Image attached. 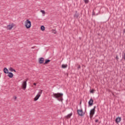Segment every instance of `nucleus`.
Masks as SVG:
<instances>
[{
  "instance_id": "f257e3e1",
  "label": "nucleus",
  "mask_w": 125,
  "mask_h": 125,
  "mask_svg": "<svg viewBox=\"0 0 125 125\" xmlns=\"http://www.w3.org/2000/svg\"><path fill=\"white\" fill-rule=\"evenodd\" d=\"M53 96L55 97L57 100L59 101H61V102H62L63 100V94L62 93H54L53 94Z\"/></svg>"
},
{
  "instance_id": "f03ea898",
  "label": "nucleus",
  "mask_w": 125,
  "mask_h": 125,
  "mask_svg": "<svg viewBox=\"0 0 125 125\" xmlns=\"http://www.w3.org/2000/svg\"><path fill=\"white\" fill-rule=\"evenodd\" d=\"M25 26L26 29H30L32 26V23L29 20H26L25 21Z\"/></svg>"
},
{
  "instance_id": "7ed1b4c3",
  "label": "nucleus",
  "mask_w": 125,
  "mask_h": 125,
  "mask_svg": "<svg viewBox=\"0 0 125 125\" xmlns=\"http://www.w3.org/2000/svg\"><path fill=\"white\" fill-rule=\"evenodd\" d=\"M28 78L25 79V81H23L21 83V87L23 90H25L26 88H27V82H28Z\"/></svg>"
},
{
  "instance_id": "20e7f679",
  "label": "nucleus",
  "mask_w": 125,
  "mask_h": 125,
  "mask_svg": "<svg viewBox=\"0 0 125 125\" xmlns=\"http://www.w3.org/2000/svg\"><path fill=\"white\" fill-rule=\"evenodd\" d=\"M42 93V90H40V91L38 92V94L34 98V101H37L40 97H41V95Z\"/></svg>"
},
{
  "instance_id": "39448f33",
  "label": "nucleus",
  "mask_w": 125,
  "mask_h": 125,
  "mask_svg": "<svg viewBox=\"0 0 125 125\" xmlns=\"http://www.w3.org/2000/svg\"><path fill=\"white\" fill-rule=\"evenodd\" d=\"M77 113H78L79 116H80V117H83V116H84V114H85L83 110V108H81L80 109H78Z\"/></svg>"
},
{
  "instance_id": "423d86ee",
  "label": "nucleus",
  "mask_w": 125,
  "mask_h": 125,
  "mask_svg": "<svg viewBox=\"0 0 125 125\" xmlns=\"http://www.w3.org/2000/svg\"><path fill=\"white\" fill-rule=\"evenodd\" d=\"M95 109H96V106H94V107L90 111L89 114L91 118H92L94 114H95Z\"/></svg>"
},
{
  "instance_id": "0eeeda50",
  "label": "nucleus",
  "mask_w": 125,
  "mask_h": 125,
  "mask_svg": "<svg viewBox=\"0 0 125 125\" xmlns=\"http://www.w3.org/2000/svg\"><path fill=\"white\" fill-rule=\"evenodd\" d=\"M13 27H14V23H10L9 25H8L6 27V29L7 30H12V28H13Z\"/></svg>"
},
{
  "instance_id": "6e6552de",
  "label": "nucleus",
  "mask_w": 125,
  "mask_h": 125,
  "mask_svg": "<svg viewBox=\"0 0 125 125\" xmlns=\"http://www.w3.org/2000/svg\"><path fill=\"white\" fill-rule=\"evenodd\" d=\"M88 104L89 106H92L93 105V99H92V98L90 99L88 101Z\"/></svg>"
},
{
  "instance_id": "1a4fd4ad",
  "label": "nucleus",
  "mask_w": 125,
  "mask_h": 125,
  "mask_svg": "<svg viewBox=\"0 0 125 125\" xmlns=\"http://www.w3.org/2000/svg\"><path fill=\"white\" fill-rule=\"evenodd\" d=\"M121 121H122V118L118 117H117L116 120H115V123L116 124H119V123H120L121 122Z\"/></svg>"
},
{
  "instance_id": "9d476101",
  "label": "nucleus",
  "mask_w": 125,
  "mask_h": 125,
  "mask_svg": "<svg viewBox=\"0 0 125 125\" xmlns=\"http://www.w3.org/2000/svg\"><path fill=\"white\" fill-rule=\"evenodd\" d=\"M44 62V58H39V63L40 64H43Z\"/></svg>"
},
{
  "instance_id": "9b49d317",
  "label": "nucleus",
  "mask_w": 125,
  "mask_h": 125,
  "mask_svg": "<svg viewBox=\"0 0 125 125\" xmlns=\"http://www.w3.org/2000/svg\"><path fill=\"white\" fill-rule=\"evenodd\" d=\"M7 76L9 77V78H13V73L12 72H9Z\"/></svg>"
},
{
  "instance_id": "f8f14e48",
  "label": "nucleus",
  "mask_w": 125,
  "mask_h": 125,
  "mask_svg": "<svg viewBox=\"0 0 125 125\" xmlns=\"http://www.w3.org/2000/svg\"><path fill=\"white\" fill-rule=\"evenodd\" d=\"M72 116H73V113H70L66 116V118H67V119H70Z\"/></svg>"
},
{
  "instance_id": "ddd939ff",
  "label": "nucleus",
  "mask_w": 125,
  "mask_h": 125,
  "mask_svg": "<svg viewBox=\"0 0 125 125\" xmlns=\"http://www.w3.org/2000/svg\"><path fill=\"white\" fill-rule=\"evenodd\" d=\"M9 71H10V72H15V73H16V70H15V69H13V68L10 67L9 68Z\"/></svg>"
},
{
  "instance_id": "4468645a",
  "label": "nucleus",
  "mask_w": 125,
  "mask_h": 125,
  "mask_svg": "<svg viewBox=\"0 0 125 125\" xmlns=\"http://www.w3.org/2000/svg\"><path fill=\"white\" fill-rule=\"evenodd\" d=\"M4 73L5 74H8V69L6 68H4L3 69Z\"/></svg>"
},
{
  "instance_id": "2eb2a0df",
  "label": "nucleus",
  "mask_w": 125,
  "mask_h": 125,
  "mask_svg": "<svg viewBox=\"0 0 125 125\" xmlns=\"http://www.w3.org/2000/svg\"><path fill=\"white\" fill-rule=\"evenodd\" d=\"M49 62H50V60H45V62L43 63V64L45 65V64H47L48 63H49Z\"/></svg>"
},
{
  "instance_id": "dca6fc26",
  "label": "nucleus",
  "mask_w": 125,
  "mask_h": 125,
  "mask_svg": "<svg viewBox=\"0 0 125 125\" xmlns=\"http://www.w3.org/2000/svg\"><path fill=\"white\" fill-rule=\"evenodd\" d=\"M45 29V28L44 27V26H43V25L41 26V30L42 31H44Z\"/></svg>"
},
{
  "instance_id": "f3484780",
  "label": "nucleus",
  "mask_w": 125,
  "mask_h": 125,
  "mask_svg": "<svg viewBox=\"0 0 125 125\" xmlns=\"http://www.w3.org/2000/svg\"><path fill=\"white\" fill-rule=\"evenodd\" d=\"M67 67H68V65L67 64H63V68H67Z\"/></svg>"
},
{
  "instance_id": "a211bd4d",
  "label": "nucleus",
  "mask_w": 125,
  "mask_h": 125,
  "mask_svg": "<svg viewBox=\"0 0 125 125\" xmlns=\"http://www.w3.org/2000/svg\"><path fill=\"white\" fill-rule=\"evenodd\" d=\"M122 58L125 61V53L122 55Z\"/></svg>"
},
{
  "instance_id": "6ab92c4d",
  "label": "nucleus",
  "mask_w": 125,
  "mask_h": 125,
  "mask_svg": "<svg viewBox=\"0 0 125 125\" xmlns=\"http://www.w3.org/2000/svg\"><path fill=\"white\" fill-rule=\"evenodd\" d=\"M41 12H42V14H45V12L44 10H41Z\"/></svg>"
},
{
  "instance_id": "aec40b11",
  "label": "nucleus",
  "mask_w": 125,
  "mask_h": 125,
  "mask_svg": "<svg viewBox=\"0 0 125 125\" xmlns=\"http://www.w3.org/2000/svg\"><path fill=\"white\" fill-rule=\"evenodd\" d=\"M85 3H88L89 2L88 0H84Z\"/></svg>"
},
{
  "instance_id": "412c9836",
  "label": "nucleus",
  "mask_w": 125,
  "mask_h": 125,
  "mask_svg": "<svg viewBox=\"0 0 125 125\" xmlns=\"http://www.w3.org/2000/svg\"><path fill=\"white\" fill-rule=\"evenodd\" d=\"M90 93H94V90L92 89L90 91Z\"/></svg>"
},
{
  "instance_id": "4be33fe9",
  "label": "nucleus",
  "mask_w": 125,
  "mask_h": 125,
  "mask_svg": "<svg viewBox=\"0 0 125 125\" xmlns=\"http://www.w3.org/2000/svg\"><path fill=\"white\" fill-rule=\"evenodd\" d=\"M116 60H119V56H116Z\"/></svg>"
},
{
  "instance_id": "5701e85b",
  "label": "nucleus",
  "mask_w": 125,
  "mask_h": 125,
  "mask_svg": "<svg viewBox=\"0 0 125 125\" xmlns=\"http://www.w3.org/2000/svg\"><path fill=\"white\" fill-rule=\"evenodd\" d=\"M98 122H99V120L98 119H96V120H95V122H96V123H98Z\"/></svg>"
},
{
  "instance_id": "b1692460",
  "label": "nucleus",
  "mask_w": 125,
  "mask_h": 125,
  "mask_svg": "<svg viewBox=\"0 0 125 125\" xmlns=\"http://www.w3.org/2000/svg\"><path fill=\"white\" fill-rule=\"evenodd\" d=\"M78 69H81V65H79L78 67Z\"/></svg>"
},
{
  "instance_id": "393cba45",
  "label": "nucleus",
  "mask_w": 125,
  "mask_h": 125,
  "mask_svg": "<svg viewBox=\"0 0 125 125\" xmlns=\"http://www.w3.org/2000/svg\"><path fill=\"white\" fill-rule=\"evenodd\" d=\"M74 17H76L77 18H78V16H77V15H74Z\"/></svg>"
},
{
  "instance_id": "a878e982",
  "label": "nucleus",
  "mask_w": 125,
  "mask_h": 125,
  "mask_svg": "<svg viewBox=\"0 0 125 125\" xmlns=\"http://www.w3.org/2000/svg\"><path fill=\"white\" fill-rule=\"evenodd\" d=\"M15 100H16V99H17V97L16 96L15 97Z\"/></svg>"
},
{
  "instance_id": "bb28decb",
  "label": "nucleus",
  "mask_w": 125,
  "mask_h": 125,
  "mask_svg": "<svg viewBox=\"0 0 125 125\" xmlns=\"http://www.w3.org/2000/svg\"><path fill=\"white\" fill-rule=\"evenodd\" d=\"M33 84H34V85H37V83H34Z\"/></svg>"
},
{
  "instance_id": "cd10ccee",
  "label": "nucleus",
  "mask_w": 125,
  "mask_h": 125,
  "mask_svg": "<svg viewBox=\"0 0 125 125\" xmlns=\"http://www.w3.org/2000/svg\"><path fill=\"white\" fill-rule=\"evenodd\" d=\"M124 33L125 34V29L124 30Z\"/></svg>"
},
{
  "instance_id": "c85d7f7f",
  "label": "nucleus",
  "mask_w": 125,
  "mask_h": 125,
  "mask_svg": "<svg viewBox=\"0 0 125 125\" xmlns=\"http://www.w3.org/2000/svg\"><path fill=\"white\" fill-rule=\"evenodd\" d=\"M62 68H63V64L62 65Z\"/></svg>"
}]
</instances>
